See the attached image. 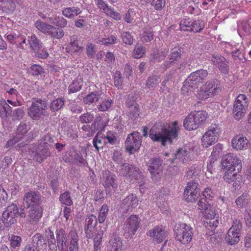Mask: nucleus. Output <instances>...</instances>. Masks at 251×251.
I'll return each instance as SVG.
<instances>
[{
    "label": "nucleus",
    "instance_id": "39448f33",
    "mask_svg": "<svg viewBox=\"0 0 251 251\" xmlns=\"http://www.w3.org/2000/svg\"><path fill=\"white\" fill-rule=\"evenodd\" d=\"M208 72L205 70L201 69L192 73L187 78L184 82L182 89H188L197 87V86L204 81L208 75Z\"/></svg>",
    "mask_w": 251,
    "mask_h": 251
},
{
    "label": "nucleus",
    "instance_id": "6e6d98bb",
    "mask_svg": "<svg viewBox=\"0 0 251 251\" xmlns=\"http://www.w3.org/2000/svg\"><path fill=\"white\" fill-rule=\"evenodd\" d=\"M108 206L106 204L102 205L99 215L98 220L100 223H103L107 215Z\"/></svg>",
    "mask_w": 251,
    "mask_h": 251
},
{
    "label": "nucleus",
    "instance_id": "7c9ffc66",
    "mask_svg": "<svg viewBox=\"0 0 251 251\" xmlns=\"http://www.w3.org/2000/svg\"><path fill=\"white\" fill-rule=\"evenodd\" d=\"M232 229H229L225 237V241L230 245H235L240 241V234L233 232Z\"/></svg>",
    "mask_w": 251,
    "mask_h": 251
},
{
    "label": "nucleus",
    "instance_id": "774afa93",
    "mask_svg": "<svg viewBox=\"0 0 251 251\" xmlns=\"http://www.w3.org/2000/svg\"><path fill=\"white\" fill-rule=\"evenodd\" d=\"M30 69V73L32 75L35 76L41 75L44 72V69L41 66L36 64L32 65Z\"/></svg>",
    "mask_w": 251,
    "mask_h": 251
},
{
    "label": "nucleus",
    "instance_id": "8fccbe9b",
    "mask_svg": "<svg viewBox=\"0 0 251 251\" xmlns=\"http://www.w3.org/2000/svg\"><path fill=\"white\" fill-rule=\"evenodd\" d=\"M0 5L2 10L6 12H12L15 10L16 8L15 3L11 0H7L3 4L1 3Z\"/></svg>",
    "mask_w": 251,
    "mask_h": 251
},
{
    "label": "nucleus",
    "instance_id": "4d7b16f0",
    "mask_svg": "<svg viewBox=\"0 0 251 251\" xmlns=\"http://www.w3.org/2000/svg\"><path fill=\"white\" fill-rule=\"evenodd\" d=\"M94 119V116L90 112H86L80 116L79 120L81 123H90Z\"/></svg>",
    "mask_w": 251,
    "mask_h": 251
},
{
    "label": "nucleus",
    "instance_id": "0e129e2a",
    "mask_svg": "<svg viewBox=\"0 0 251 251\" xmlns=\"http://www.w3.org/2000/svg\"><path fill=\"white\" fill-rule=\"evenodd\" d=\"M33 53L36 57L42 59H46L49 55L47 50L44 47L38 50H35Z\"/></svg>",
    "mask_w": 251,
    "mask_h": 251
},
{
    "label": "nucleus",
    "instance_id": "c9c22d12",
    "mask_svg": "<svg viewBox=\"0 0 251 251\" xmlns=\"http://www.w3.org/2000/svg\"><path fill=\"white\" fill-rule=\"evenodd\" d=\"M65 100L63 98H58L53 100L50 104V109L52 112L58 111L64 106Z\"/></svg>",
    "mask_w": 251,
    "mask_h": 251
},
{
    "label": "nucleus",
    "instance_id": "2f4dec72",
    "mask_svg": "<svg viewBox=\"0 0 251 251\" xmlns=\"http://www.w3.org/2000/svg\"><path fill=\"white\" fill-rule=\"evenodd\" d=\"M12 108L5 100L0 101V117L6 118L12 115Z\"/></svg>",
    "mask_w": 251,
    "mask_h": 251
},
{
    "label": "nucleus",
    "instance_id": "a211bd4d",
    "mask_svg": "<svg viewBox=\"0 0 251 251\" xmlns=\"http://www.w3.org/2000/svg\"><path fill=\"white\" fill-rule=\"evenodd\" d=\"M116 179L117 177L115 175L112 174L109 171L105 172L103 176V185L105 188L107 194L111 192V187L113 189L117 188Z\"/></svg>",
    "mask_w": 251,
    "mask_h": 251
},
{
    "label": "nucleus",
    "instance_id": "dca6fc26",
    "mask_svg": "<svg viewBox=\"0 0 251 251\" xmlns=\"http://www.w3.org/2000/svg\"><path fill=\"white\" fill-rule=\"evenodd\" d=\"M85 222L84 231L86 237L91 239L93 237V231L98 223L97 218L94 215L89 214L86 216Z\"/></svg>",
    "mask_w": 251,
    "mask_h": 251
},
{
    "label": "nucleus",
    "instance_id": "1a4fd4ad",
    "mask_svg": "<svg viewBox=\"0 0 251 251\" xmlns=\"http://www.w3.org/2000/svg\"><path fill=\"white\" fill-rule=\"evenodd\" d=\"M198 183L192 180L188 182L184 192V198L188 202H196L201 196Z\"/></svg>",
    "mask_w": 251,
    "mask_h": 251
},
{
    "label": "nucleus",
    "instance_id": "680f3d73",
    "mask_svg": "<svg viewBox=\"0 0 251 251\" xmlns=\"http://www.w3.org/2000/svg\"><path fill=\"white\" fill-rule=\"evenodd\" d=\"M165 0H153L151 5L154 7L155 10H161L165 6Z\"/></svg>",
    "mask_w": 251,
    "mask_h": 251
},
{
    "label": "nucleus",
    "instance_id": "a878e982",
    "mask_svg": "<svg viewBox=\"0 0 251 251\" xmlns=\"http://www.w3.org/2000/svg\"><path fill=\"white\" fill-rule=\"evenodd\" d=\"M248 143L247 139L240 135L235 136L231 142L233 147L237 150H243L246 148Z\"/></svg>",
    "mask_w": 251,
    "mask_h": 251
},
{
    "label": "nucleus",
    "instance_id": "603ef678",
    "mask_svg": "<svg viewBox=\"0 0 251 251\" xmlns=\"http://www.w3.org/2000/svg\"><path fill=\"white\" fill-rule=\"evenodd\" d=\"M235 172V173H232L233 172L226 171L223 176L224 180L226 182L230 183L233 182L237 176H238V178H239L240 175H237L238 172H237V171Z\"/></svg>",
    "mask_w": 251,
    "mask_h": 251
},
{
    "label": "nucleus",
    "instance_id": "6e6552de",
    "mask_svg": "<svg viewBox=\"0 0 251 251\" xmlns=\"http://www.w3.org/2000/svg\"><path fill=\"white\" fill-rule=\"evenodd\" d=\"M221 164L225 171L239 172L242 169L241 160L233 154H228L224 156Z\"/></svg>",
    "mask_w": 251,
    "mask_h": 251
},
{
    "label": "nucleus",
    "instance_id": "338daca9",
    "mask_svg": "<svg viewBox=\"0 0 251 251\" xmlns=\"http://www.w3.org/2000/svg\"><path fill=\"white\" fill-rule=\"evenodd\" d=\"M153 38V33L151 28H145L142 37L143 40L150 42Z\"/></svg>",
    "mask_w": 251,
    "mask_h": 251
},
{
    "label": "nucleus",
    "instance_id": "4c0bfd02",
    "mask_svg": "<svg viewBox=\"0 0 251 251\" xmlns=\"http://www.w3.org/2000/svg\"><path fill=\"white\" fill-rule=\"evenodd\" d=\"M233 105L237 106L240 108H245L247 110L249 102L246 96L244 94H240L238 96Z\"/></svg>",
    "mask_w": 251,
    "mask_h": 251
},
{
    "label": "nucleus",
    "instance_id": "13d9d810",
    "mask_svg": "<svg viewBox=\"0 0 251 251\" xmlns=\"http://www.w3.org/2000/svg\"><path fill=\"white\" fill-rule=\"evenodd\" d=\"M194 21L189 18L185 19L183 21H181L179 24L180 28L181 30L187 31L188 29L193 27Z\"/></svg>",
    "mask_w": 251,
    "mask_h": 251
},
{
    "label": "nucleus",
    "instance_id": "f8f14e48",
    "mask_svg": "<svg viewBox=\"0 0 251 251\" xmlns=\"http://www.w3.org/2000/svg\"><path fill=\"white\" fill-rule=\"evenodd\" d=\"M141 220L138 216L131 215L126 222L125 229L128 236L132 237L140 226Z\"/></svg>",
    "mask_w": 251,
    "mask_h": 251
},
{
    "label": "nucleus",
    "instance_id": "864d4df0",
    "mask_svg": "<svg viewBox=\"0 0 251 251\" xmlns=\"http://www.w3.org/2000/svg\"><path fill=\"white\" fill-rule=\"evenodd\" d=\"M113 103V100L110 99L103 100L98 106V109L100 111H106L108 110Z\"/></svg>",
    "mask_w": 251,
    "mask_h": 251
},
{
    "label": "nucleus",
    "instance_id": "0eeeda50",
    "mask_svg": "<svg viewBox=\"0 0 251 251\" xmlns=\"http://www.w3.org/2000/svg\"><path fill=\"white\" fill-rule=\"evenodd\" d=\"M142 139V137L139 132L135 131L129 134L125 143L127 152L131 154L137 151L141 147Z\"/></svg>",
    "mask_w": 251,
    "mask_h": 251
},
{
    "label": "nucleus",
    "instance_id": "f257e3e1",
    "mask_svg": "<svg viewBox=\"0 0 251 251\" xmlns=\"http://www.w3.org/2000/svg\"><path fill=\"white\" fill-rule=\"evenodd\" d=\"M172 125L173 127L169 129L170 127L167 125L155 123L150 130V137L153 141L161 142L163 146L167 141L172 143L173 140L177 138L179 129L177 121H175Z\"/></svg>",
    "mask_w": 251,
    "mask_h": 251
},
{
    "label": "nucleus",
    "instance_id": "20e7f679",
    "mask_svg": "<svg viewBox=\"0 0 251 251\" xmlns=\"http://www.w3.org/2000/svg\"><path fill=\"white\" fill-rule=\"evenodd\" d=\"M221 133L220 128L216 124H212L201 138V145L207 148L214 144L217 141Z\"/></svg>",
    "mask_w": 251,
    "mask_h": 251
},
{
    "label": "nucleus",
    "instance_id": "09e8293b",
    "mask_svg": "<svg viewBox=\"0 0 251 251\" xmlns=\"http://www.w3.org/2000/svg\"><path fill=\"white\" fill-rule=\"evenodd\" d=\"M204 27V23L202 21L195 20L193 22V27L188 29L187 31L194 32H200L203 29Z\"/></svg>",
    "mask_w": 251,
    "mask_h": 251
},
{
    "label": "nucleus",
    "instance_id": "4be33fe9",
    "mask_svg": "<svg viewBox=\"0 0 251 251\" xmlns=\"http://www.w3.org/2000/svg\"><path fill=\"white\" fill-rule=\"evenodd\" d=\"M28 211L26 221L31 224L37 222L42 216V209L41 206L30 207Z\"/></svg>",
    "mask_w": 251,
    "mask_h": 251
},
{
    "label": "nucleus",
    "instance_id": "58836bf2",
    "mask_svg": "<svg viewBox=\"0 0 251 251\" xmlns=\"http://www.w3.org/2000/svg\"><path fill=\"white\" fill-rule=\"evenodd\" d=\"M93 133L100 130L101 131L104 129L105 126L103 123L101 117L100 116L96 117L94 121L91 124Z\"/></svg>",
    "mask_w": 251,
    "mask_h": 251
},
{
    "label": "nucleus",
    "instance_id": "473e14b6",
    "mask_svg": "<svg viewBox=\"0 0 251 251\" xmlns=\"http://www.w3.org/2000/svg\"><path fill=\"white\" fill-rule=\"evenodd\" d=\"M193 116L194 115L190 113L184 120L183 126L188 130H192L198 128V125L195 122V119H194Z\"/></svg>",
    "mask_w": 251,
    "mask_h": 251
},
{
    "label": "nucleus",
    "instance_id": "bb28decb",
    "mask_svg": "<svg viewBox=\"0 0 251 251\" xmlns=\"http://www.w3.org/2000/svg\"><path fill=\"white\" fill-rule=\"evenodd\" d=\"M49 148L50 147H43L40 144L38 145V150L35 156L38 162H42L45 158L50 155Z\"/></svg>",
    "mask_w": 251,
    "mask_h": 251
},
{
    "label": "nucleus",
    "instance_id": "e2e57ef3",
    "mask_svg": "<svg viewBox=\"0 0 251 251\" xmlns=\"http://www.w3.org/2000/svg\"><path fill=\"white\" fill-rule=\"evenodd\" d=\"M145 53V49L140 45H136L133 51V56L135 58L141 57Z\"/></svg>",
    "mask_w": 251,
    "mask_h": 251
},
{
    "label": "nucleus",
    "instance_id": "052dcab7",
    "mask_svg": "<svg viewBox=\"0 0 251 251\" xmlns=\"http://www.w3.org/2000/svg\"><path fill=\"white\" fill-rule=\"evenodd\" d=\"M196 115L197 120L201 123V125L203 124L207 117V113L205 111H194Z\"/></svg>",
    "mask_w": 251,
    "mask_h": 251
},
{
    "label": "nucleus",
    "instance_id": "de8ad7c7",
    "mask_svg": "<svg viewBox=\"0 0 251 251\" xmlns=\"http://www.w3.org/2000/svg\"><path fill=\"white\" fill-rule=\"evenodd\" d=\"M67 21L63 17L56 16L54 18V20L52 22H51V24L55 25V26L59 28L65 27L67 25Z\"/></svg>",
    "mask_w": 251,
    "mask_h": 251
},
{
    "label": "nucleus",
    "instance_id": "aec40b11",
    "mask_svg": "<svg viewBox=\"0 0 251 251\" xmlns=\"http://www.w3.org/2000/svg\"><path fill=\"white\" fill-rule=\"evenodd\" d=\"M67 234L63 228L57 229L55 231L56 243L58 249L62 251L67 250Z\"/></svg>",
    "mask_w": 251,
    "mask_h": 251
},
{
    "label": "nucleus",
    "instance_id": "5fc2aeb1",
    "mask_svg": "<svg viewBox=\"0 0 251 251\" xmlns=\"http://www.w3.org/2000/svg\"><path fill=\"white\" fill-rule=\"evenodd\" d=\"M50 25L47 24L41 20L37 21L35 23V26L40 31L46 34Z\"/></svg>",
    "mask_w": 251,
    "mask_h": 251
},
{
    "label": "nucleus",
    "instance_id": "a19ab883",
    "mask_svg": "<svg viewBox=\"0 0 251 251\" xmlns=\"http://www.w3.org/2000/svg\"><path fill=\"white\" fill-rule=\"evenodd\" d=\"M100 95L97 92H92L83 98V102L86 104L90 105L91 103L97 101Z\"/></svg>",
    "mask_w": 251,
    "mask_h": 251
},
{
    "label": "nucleus",
    "instance_id": "423d86ee",
    "mask_svg": "<svg viewBox=\"0 0 251 251\" xmlns=\"http://www.w3.org/2000/svg\"><path fill=\"white\" fill-rule=\"evenodd\" d=\"M121 171L123 176L137 181L140 183L143 182V176L136 165L124 163L121 165Z\"/></svg>",
    "mask_w": 251,
    "mask_h": 251
},
{
    "label": "nucleus",
    "instance_id": "393cba45",
    "mask_svg": "<svg viewBox=\"0 0 251 251\" xmlns=\"http://www.w3.org/2000/svg\"><path fill=\"white\" fill-rule=\"evenodd\" d=\"M82 13L80 7L76 6L65 7L62 10V14L66 18L73 19Z\"/></svg>",
    "mask_w": 251,
    "mask_h": 251
},
{
    "label": "nucleus",
    "instance_id": "e433bc0d",
    "mask_svg": "<svg viewBox=\"0 0 251 251\" xmlns=\"http://www.w3.org/2000/svg\"><path fill=\"white\" fill-rule=\"evenodd\" d=\"M111 246V251H121L122 242L120 237L113 235L109 241Z\"/></svg>",
    "mask_w": 251,
    "mask_h": 251
},
{
    "label": "nucleus",
    "instance_id": "412c9836",
    "mask_svg": "<svg viewBox=\"0 0 251 251\" xmlns=\"http://www.w3.org/2000/svg\"><path fill=\"white\" fill-rule=\"evenodd\" d=\"M163 164L162 159L159 157H152L147 161L146 165L148 167V170L152 175L155 176V174H158L160 168Z\"/></svg>",
    "mask_w": 251,
    "mask_h": 251
},
{
    "label": "nucleus",
    "instance_id": "f03ea898",
    "mask_svg": "<svg viewBox=\"0 0 251 251\" xmlns=\"http://www.w3.org/2000/svg\"><path fill=\"white\" fill-rule=\"evenodd\" d=\"M174 232L176 240L183 244L189 243L194 234L191 226L185 223L176 225Z\"/></svg>",
    "mask_w": 251,
    "mask_h": 251
},
{
    "label": "nucleus",
    "instance_id": "9d476101",
    "mask_svg": "<svg viewBox=\"0 0 251 251\" xmlns=\"http://www.w3.org/2000/svg\"><path fill=\"white\" fill-rule=\"evenodd\" d=\"M46 103L45 101L37 100L32 102L28 108V115L33 120H39L42 115H45L46 112Z\"/></svg>",
    "mask_w": 251,
    "mask_h": 251
},
{
    "label": "nucleus",
    "instance_id": "2eb2a0df",
    "mask_svg": "<svg viewBox=\"0 0 251 251\" xmlns=\"http://www.w3.org/2000/svg\"><path fill=\"white\" fill-rule=\"evenodd\" d=\"M147 235L152 238L154 241L160 243L166 239L167 236V231L162 226H156L150 229L147 232Z\"/></svg>",
    "mask_w": 251,
    "mask_h": 251
},
{
    "label": "nucleus",
    "instance_id": "c85d7f7f",
    "mask_svg": "<svg viewBox=\"0 0 251 251\" xmlns=\"http://www.w3.org/2000/svg\"><path fill=\"white\" fill-rule=\"evenodd\" d=\"M64 31L62 28L50 25L46 34L52 38L60 39L64 36Z\"/></svg>",
    "mask_w": 251,
    "mask_h": 251
},
{
    "label": "nucleus",
    "instance_id": "f704fd0d",
    "mask_svg": "<svg viewBox=\"0 0 251 251\" xmlns=\"http://www.w3.org/2000/svg\"><path fill=\"white\" fill-rule=\"evenodd\" d=\"M28 41L33 52L43 47V43L35 35L31 36Z\"/></svg>",
    "mask_w": 251,
    "mask_h": 251
},
{
    "label": "nucleus",
    "instance_id": "5701e85b",
    "mask_svg": "<svg viewBox=\"0 0 251 251\" xmlns=\"http://www.w3.org/2000/svg\"><path fill=\"white\" fill-rule=\"evenodd\" d=\"M122 203L127 210H132L138 205V199L135 194H131L123 200Z\"/></svg>",
    "mask_w": 251,
    "mask_h": 251
},
{
    "label": "nucleus",
    "instance_id": "69168bd1",
    "mask_svg": "<svg viewBox=\"0 0 251 251\" xmlns=\"http://www.w3.org/2000/svg\"><path fill=\"white\" fill-rule=\"evenodd\" d=\"M222 149L223 147L222 144H216L213 148V151L211 153V156L210 157V159H212L211 157H213V159L215 157V159H216L217 157L221 153Z\"/></svg>",
    "mask_w": 251,
    "mask_h": 251
},
{
    "label": "nucleus",
    "instance_id": "f3484780",
    "mask_svg": "<svg viewBox=\"0 0 251 251\" xmlns=\"http://www.w3.org/2000/svg\"><path fill=\"white\" fill-rule=\"evenodd\" d=\"M211 60L214 64L218 68L223 74L226 75L229 72V61L221 55H213Z\"/></svg>",
    "mask_w": 251,
    "mask_h": 251
},
{
    "label": "nucleus",
    "instance_id": "a18cd8bd",
    "mask_svg": "<svg viewBox=\"0 0 251 251\" xmlns=\"http://www.w3.org/2000/svg\"><path fill=\"white\" fill-rule=\"evenodd\" d=\"M59 201L61 203L66 205L70 206L73 204V201L71 197V193L69 191H65L64 193L60 195Z\"/></svg>",
    "mask_w": 251,
    "mask_h": 251
},
{
    "label": "nucleus",
    "instance_id": "79ce46f5",
    "mask_svg": "<svg viewBox=\"0 0 251 251\" xmlns=\"http://www.w3.org/2000/svg\"><path fill=\"white\" fill-rule=\"evenodd\" d=\"M54 143V136L48 133L44 135L39 141V144L43 147H51Z\"/></svg>",
    "mask_w": 251,
    "mask_h": 251
},
{
    "label": "nucleus",
    "instance_id": "ddd939ff",
    "mask_svg": "<svg viewBox=\"0 0 251 251\" xmlns=\"http://www.w3.org/2000/svg\"><path fill=\"white\" fill-rule=\"evenodd\" d=\"M214 194L210 187L206 188L202 192V197L201 196L200 199L198 202L199 209L207 210L205 213L208 212V208L211 205L210 202L212 200Z\"/></svg>",
    "mask_w": 251,
    "mask_h": 251
},
{
    "label": "nucleus",
    "instance_id": "ea45409f",
    "mask_svg": "<svg viewBox=\"0 0 251 251\" xmlns=\"http://www.w3.org/2000/svg\"><path fill=\"white\" fill-rule=\"evenodd\" d=\"M45 233L48 242V245L50 249L51 248L54 249L56 248V245H55L56 242V237L55 238L53 232L49 228L46 230Z\"/></svg>",
    "mask_w": 251,
    "mask_h": 251
},
{
    "label": "nucleus",
    "instance_id": "9b49d317",
    "mask_svg": "<svg viewBox=\"0 0 251 251\" xmlns=\"http://www.w3.org/2000/svg\"><path fill=\"white\" fill-rule=\"evenodd\" d=\"M19 213V209L16 204L12 203L8 206L2 214V221L6 226L14 224Z\"/></svg>",
    "mask_w": 251,
    "mask_h": 251
},
{
    "label": "nucleus",
    "instance_id": "bf43d9fd",
    "mask_svg": "<svg viewBox=\"0 0 251 251\" xmlns=\"http://www.w3.org/2000/svg\"><path fill=\"white\" fill-rule=\"evenodd\" d=\"M181 51L179 49V51L173 50L169 55L170 60H172L175 63V61L179 60L181 58Z\"/></svg>",
    "mask_w": 251,
    "mask_h": 251
},
{
    "label": "nucleus",
    "instance_id": "7ed1b4c3",
    "mask_svg": "<svg viewBox=\"0 0 251 251\" xmlns=\"http://www.w3.org/2000/svg\"><path fill=\"white\" fill-rule=\"evenodd\" d=\"M220 82L218 79L207 81L201 87L198 93L199 97L201 100H205L209 97L214 96L220 91Z\"/></svg>",
    "mask_w": 251,
    "mask_h": 251
},
{
    "label": "nucleus",
    "instance_id": "6ab92c4d",
    "mask_svg": "<svg viewBox=\"0 0 251 251\" xmlns=\"http://www.w3.org/2000/svg\"><path fill=\"white\" fill-rule=\"evenodd\" d=\"M67 249L69 251H78L79 237L76 230L72 229L67 234Z\"/></svg>",
    "mask_w": 251,
    "mask_h": 251
},
{
    "label": "nucleus",
    "instance_id": "c756f323",
    "mask_svg": "<svg viewBox=\"0 0 251 251\" xmlns=\"http://www.w3.org/2000/svg\"><path fill=\"white\" fill-rule=\"evenodd\" d=\"M251 199V196L248 193H243L235 200V203L238 208H243L248 207Z\"/></svg>",
    "mask_w": 251,
    "mask_h": 251
},
{
    "label": "nucleus",
    "instance_id": "49530a36",
    "mask_svg": "<svg viewBox=\"0 0 251 251\" xmlns=\"http://www.w3.org/2000/svg\"><path fill=\"white\" fill-rule=\"evenodd\" d=\"M27 130L26 128V125L25 124L22 123L19 125L17 128V131L16 137H17V138H18L21 141L25 138V134L27 133Z\"/></svg>",
    "mask_w": 251,
    "mask_h": 251
},
{
    "label": "nucleus",
    "instance_id": "cd10ccee",
    "mask_svg": "<svg viewBox=\"0 0 251 251\" xmlns=\"http://www.w3.org/2000/svg\"><path fill=\"white\" fill-rule=\"evenodd\" d=\"M83 48L78 45V41L74 40L66 48L67 52H71L73 55H79L81 54Z\"/></svg>",
    "mask_w": 251,
    "mask_h": 251
},
{
    "label": "nucleus",
    "instance_id": "b1692460",
    "mask_svg": "<svg viewBox=\"0 0 251 251\" xmlns=\"http://www.w3.org/2000/svg\"><path fill=\"white\" fill-rule=\"evenodd\" d=\"M31 243L40 251L42 250L44 251L47 247L46 240L44 238L43 235L39 233L35 234L32 237Z\"/></svg>",
    "mask_w": 251,
    "mask_h": 251
},
{
    "label": "nucleus",
    "instance_id": "c03bdc74",
    "mask_svg": "<svg viewBox=\"0 0 251 251\" xmlns=\"http://www.w3.org/2000/svg\"><path fill=\"white\" fill-rule=\"evenodd\" d=\"M106 143L105 138L102 137H99L98 133L95 136L93 140V145L98 151L99 149H102Z\"/></svg>",
    "mask_w": 251,
    "mask_h": 251
},
{
    "label": "nucleus",
    "instance_id": "72a5a7b5",
    "mask_svg": "<svg viewBox=\"0 0 251 251\" xmlns=\"http://www.w3.org/2000/svg\"><path fill=\"white\" fill-rule=\"evenodd\" d=\"M8 240L12 248V251H17L21 246L22 238L20 236L13 234L9 236Z\"/></svg>",
    "mask_w": 251,
    "mask_h": 251
},
{
    "label": "nucleus",
    "instance_id": "3c124183",
    "mask_svg": "<svg viewBox=\"0 0 251 251\" xmlns=\"http://www.w3.org/2000/svg\"><path fill=\"white\" fill-rule=\"evenodd\" d=\"M247 112L245 108H240L237 106L233 105V114L235 119L236 120H240L245 115Z\"/></svg>",
    "mask_w": 251,
    "mask_h": 251
},
{
    "label": "nucleus",
    "instance_id": "4468645a",
    "mask_svg": "<svg viewBox=\"0 0 251 251\" xmlns=\"http://www.w3.org/2000/svg\"><path fill=\"white\" fill-rule=\"evenodd\" d=\"M41 196L40 193L35 191H30L25 193L23 201L26 204L27 208L30 207L40 206Z\"/></svg>",
    "mask_w": 251,
    "mask_h": 251
},
{
    "label": "nucleus",
    "instance_id": "37998d69",
    "mask_svg": "<svg viewBox=\"0 0 251 251\" xmlns=\"http://www.w3.org/2000/svg\"><path fill=\"white\" fill-rule=\"evenodd\" d=\"M83 81L81 80H75L69 86V93H74L79 91L82 88Z\"/></svg>",
    "mask_w": 251,
    "mask_h": 251
}]
</instances>
